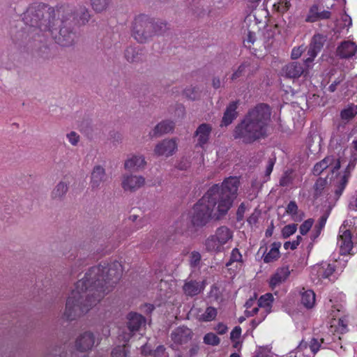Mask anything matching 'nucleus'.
Here are the masks:
<instances>
[{
    "label": "nucleus",
    "mask_w": 357,
    "mask_h": 357,
    "mask_svg": "<svg viewBox=\"0 0 357 357\" xmlns=\"http://www.w3.org/2000/svg\"><path fill=\"white\" fill-rule=\"evenodd\" d=\"M241 334V328L240 326H235L230 333V339L234 341L238 339Z\"/></svg>",
    "instance_id": "nucleus-52"
},
{
    "label": "nucleus",
    "mask_w": 357,
    "mask_h": 357,
    "mask_svg": "<svg viewBox=\"0 0 357 357\" xmlns=\"http://www.w3.org/2000/svg\"><path fill=\"white\" fill-rule=\"evenodd\" d=\"M126 319V326L129 332L123 333L119 336V339L124 343L128 342L135 333L139 331L142 326H144L146 322V319L144 316L134 312H129L127 314Z\"/></svg>",
    "instance_id": "nucleus-7"
},
{
    "label": "nucleus",
    "mask_w": 357,
    "mask_h": 357,
    "mask_svg": "<svg viewBox=\"0 0 357 357\" xmlns=\"http://www.w3.org/2000/svg\"><path fill=\"white\" fill-rule=\"evenodd\" d=\"M335 272V267L331 264H325L322 265L319 271V276L322 278H328Z\"/></svg>",
    "instance_id": "nucleus-36"
},
{
    "label": "nucleus",
    "mask_w": 357,
    "mask_h": 357,
    "mask_svg": "<svg viewBox=\"0 0 357 357\" xmlns=\"http://www.w3.org/2000/svg\"><path fill=\"white\" fill-rule=\"evenodd\" d=\"M126 343L122 346H118L113 349L111 357H127L128 351L126 349Z\"/></svg>",
    "instance_id": "nucleus-42"
},
{
    "label": "nucleus",
    "mask_w": 357,
    "mask_h": 357,
    "mask_svg": "<svg viewBox=\"0 0 357 357\" xmlns=\"http://www.w3.org/2000/svg\"><path fill=\"white\" fill-rule=\"evenodd\" d=\"M298 241H286L284 243V248L285 250H294L295 249L297 248L298 247Z\"/></svg>",
    "instance_id": "nucleus-59"
},
{
    "label": "nucleus",
    "mask_w": 357,
    "mask_h": 357,
    "mask_svg": "<svg viewBox=\"0 0 357 357\" xmlns=\"http://www.w3.org/2000/svg\"><path fill=\"white\" fill-rule=\"evenodd\" d=\"M314 223V220L309 218L305 220L300 226L299 231L302 235H305L310 230Z\"/></svg>",
    "instance_id": "nucleus-46"
},
{
    "label": "nucleus",
    "mask_w": 357,
    "mask_h": 357,
    "mask_svg": "<svg viewBox=\"0 0 357 357\" xmlns=\"http://www.w3.org/2000/svg\"><path fill=\"white\" fill-rule=\"evenodd\" d=\"M340 167V161L333 155L326 156L320 162L316 163L313 167L312 173L315 176L320 175L325 169H329L334 173Z\"/></svg>",
    "instance_id": "nucleus-13"
},
{
    "label": "nucleus",
    "mask_w": 357,
    "mask_h": 357,
    "mask_svg": "<svg viewBox=\"0 0 357 357\" xmlns=\"http://www.w3.org/2000/svg\"><path fill=\"white\" fill-rule=\"evenodd\" d=\"M254 66H252V63L249 61H244L242 63L236 70H235L231 76L232 80H236L243 76L247 75L250 76L254 73Z\"/></svg>",
    "instance_id": "nucleus-27"
},
{
    "label": "nucleus",
    "mask_w": 357,
    "mask_h": 357,
    "mask_svg": "<svg viewBox=\"0 0 357 357\" xmlns=\"http://www.w3.org/2000/svg\"><path fill=\"white\" fill-rule=\"evenodd\" d=\"M145 183V178L142 176L124 175L122 180V188L124 190L134 192Z\"/></svg>",
    "instance_id": "nucleus-16"
},
{
    "label": "nucleus",
    "mask_w": 357,
    "mask_h": 357,
    "mask_svg": "<svg viewBox=\"0 0 357 357\" xmlns=\"http://www.w3.org/2000/svg\"><path fill=\"white\" fill-rule=\"evenodd\" d=\"M275 163V158H269L265 172V175L266 176H269L272 173Z\"/></svg>",
    "instance_id": "nucleus-55"
},
{
    "label": "nucleus",
    "mask_w": 357,
    "mask_h": 357,
    "mask_svg": "<svg viewBox=\"0 0 357 357\" xmlns=\"http://www.w3.org/2000/svg\"><path fill=\"white\" fill-rule=\"evenodd\" d=\"M256 303V298H249L245 303V310L251 309Z\"/></svg>",
    "instance_id": "nucleus-64"
},
{
    "label": "nucleus",
    "mask_w": 357,
    "mask_h": 357,
    "mask_svg": "<svg viewBox=\"0 0 357 357\" xmlns=\"http://www.w3.org/2000/svg\"><path fill=\"white\" fill-rule=\"evenodd\" d=\"M329 317L331 319L330 322L331 331L339 335H343L349 331L348 316L337 306H333L330 312Z\"/></svg>",
    "instance_id": "nucleus-8"
},
{
    "label": "nucleus",
    "mask_w": 357,
    "mask_h": 357,
    "mask_svg": "<svg viewBox=\"0 0 357 357\" xmlns=\"http://www.w3.org/2000/svg\"><path fill=\"white\" fill-rule=\"evenodd\" d=\"M202 261L201 254L197 251H192L189 256V265L191 268H197L199 266Z\"/></svg>",
    "instance_id": "nucleus-37"
},
{
    "label": "nucleus",
    "mask_w": 357,
    "mask_h": 357,
    "mask_svg": "<svg viewBox=\"0 0 357 357\" xmlns=\"http://www.w3.org/2000/svg\"><path fill=\"white\" fill-rule=\"evenodd\" d=\"M238 107V101H233L227 107L224 113L221 126H227L237 117L236 109Z\"/></svg>",
    "instance_id": "nucleus-22"
},
{
    "label": "nucleus",
    "mask_w": 357,
    "mask_h": 357,
    "mask_svg": "<svg viewBox=\"0 0 357 357\" xmlns=\"http://www.w3.org/2000/svg\"><path fill=\"white\" fill-rule=\"evenodd\" d=\"M281 247L280 242H273L271 244L270 250L266 253L267 248H265V250L263 254V260L264 263L268 264L278 260L280 257V248Z\"/></svg>",
    "instance_id": "nucleus-24"
},
{
    "label": "nucleus",
    "mask_w": 357,
    "mask_h": 357,
    "mask_svg": "<svg viewBox=\"0 0 357 357\" xmlns=\"http://www.w3.org/2000/svg\"><path fill=\"white\" fill-rule=\"evenodd\" d=\"M234 236L233 231L226 226L216 229L213 234L210 235L204 242L206 250L209 252L220 253L224 251V245Z\"/></svg>",
    "instance_id": "nucleus-6"
},
{
    "label": "nucleus",
    "mask_w": 357,
    "mask_h": 357,
    "mask_svg": "<svg viewBox=\"0 0 357 357\" xmlns=\"http://www.w3.org/2000/svg\"><path fill=\"white\" fill-rule=\"evenodd\" d=\"M45 4L31 5L24 13L23 21L29 26L27 32L33 37L51 36L61 46L73 45L76 34L72 26L73 20L84 24L90 15L86 8H81L79 13L72 14L68 6H61L48 8Z\"/></svg>",
    "instance_id": "nucleus-2"
},
{
    "label": "nucleus",
    "mask_w": 357,
    "mask_h": 357,
    "mask_svg": "<svg viewBox=\"0 0 357 357\" xmlns=\"http://www.w3.org/2000/svg\"><path fill=\"white\" fill-rule=\"evenodd\" d=\"M209 297L213 298L214 301H218L222 297V293L220 288L216 284H213L211 287L209 291Z\"/></svg>",
    "instance_id": "nucleus-48"
},
{
    "label": "nucleus",
    "mask_w": 357,
    "mask_h": 357,
    "mask_svg": "<svg viewBox=\"0 0 357 357\" xmlns=\"http://www.w3.org/2000/svg\"><path fill=\"white\" fill-rule=\"evenodd\" d=\"M326 220H327V216H326V215H322L319 218L318 224L315 226L317 231V236H318L320 234L321 230L324 227Z\"/></svg>",
    "instance_id": "nucleus-54"
},
{
    "label": "nucleus",
    "mask_w": 357,
    "mask_h": 357,
    "mask_svg": "<svg viewBox=\"0 0 357 357\" xmlns=\"http://www.w3.org/2000/svg\"><path fill=\"white\" fill-rule=\"evenodd\" d=\"M125 57L128 62H139L142 60V50L137 47H129L125 51Z\"/></svg>",
    "instance_id": "nucleus-33"
},
{
    "label": "nucleus",
    "mask_w": 357,
    "mask_h": 357,
    "mask_svg": "<svg viewBox=\"0 0 357 357\" xmlns=\"http://www.w3.org/2000/svg\"><path fill=\"white\" fill-rule=\"evenodd\" d=\"M331 17V13L329 10H320L319 6L312 5L310 9L308 14L305 18L307 22H315L321 20H328Z\"/></svg>",
    "instance_id": "nucleus-19"
},
{
    "label": "nucleus",
    "mask_w": 357,
    "mask_h": 357,
    "mask_svg": "<svg viewBox=\"0 0 357 357\" xmlns=\"http://www.w3.org/2000/svg\"><path fill=\"white\" fill-rule=\"evenodd\" d=\"M310 63L306 64L298 61L290 62L284 66L281 70L282 76L289 79H297L303 75L308 73Z\"/></svg>",
    "instance_id": "nucleus-9"
},
{
    "label": "nucleus",
    "mask_w": 357,
    "mask_h": 357,
    "mask_svg": "<svg viewBox=\"0 0 357 357\" xmlns=\"http://www.w3.org/2000/svg\"><path fill=\"white\" fill-rule=\"evenodd\" d=\"M174 123L171 121H163L158 123L153 130V137H157L162 134L168 133L173 130Z\"/></svg>",
    "instance_id": "nucleus-31"
},
{
    "label": "nucleus",
    "mask_w": 357,
    "mask_h": 357,
    "mask_svg": "<svg viewBox=\"0 0 357 357\" xmlns=\"http://www.w3.org/2000/svg\"><path fill=\"white\" fill-rule=\"evenodd\" d=\"M329 342L328 340L324 337H320L318 335H314L309 342L302 340L297 347L298 351H303L309 347L310 351L314 355L320 349H324L328 347Z\"/></svg>",
    "instance_id": "nucleus-10"
},
{
    "label": "nucleus",
    "mask_w": 357,
    "mask_h": 357,
    "mask_svg": "<svg viewBox=\"0 0 357 357\" xmlns=\"http://www.w3.org/2000/svg\"><path fill=\"white\" fill-rule=\"evenodd\" d=\"M193 333L189 328L182 326L176 328L171 333V339L178 345L188 343L192 337Z\"/></svg>",
    "instance_id": "nucleus-15"
},
{
    "label": "nucleus",
    "mask_w": 357,
    "mask_h": 357,
    "mask_svg": "<svg viewBox=\"0 0 357 357\" xmlns=\"http://www.w3.org/2000/svg\"><path fill=\"white\" fill-rule=\"evenodd\" d=\"M349 177L350 172L347 169L344 174L336 181L334 190V200L337 201L341 197L348 184Z\"/></svg>",
    "instance_id": "nucleus-23"
},
{
    "label": "nucleus",
    "mask_w": 357,
    "mask_h": 357,
    "mask_svg": "<svg viewBox=\"0 0 357 357\" xmlns=\"http://www.w3.org/2000/svg\"><path fill=\"white\" fill-rule=\"evenodd\" d=\"M298 209L296 202L295 201H290L285 208V212L292 218H294L298 213Z\"/></svg>",
    "instance_id": "nucleus-47"
},
{
    "label": "nucleus",
    "mask_w": 357,
    "mask_h": 357,
    "mask_svg": "<svg viewBox=\"0 0 357 357\" xmlns=\"http://www.w3.org/2000/svg\"><path fill=\"white\" fill-rule=\"evenodd\" d=\"M218 315V310L212 306H208L205 311L198 316V320L202 322H210L215 320Z\"/></svg>",
    "instance_id": "nucleus-34"
},
{
    "label": "nucleus",
    "mask_w": 357,
    "mask_h": 357,
    "mask_svg": "<svg viewBox=\"0 0 357 357\" xmlns=\"http://www.w3.org/2000/svg\"><path fill=\"white\" fill-rule=\"evenodd\" d=\"M302 53L303 49L301 47H294L291 51V57L292 59H297L302 55Z\"/></svg>",
    "instance_id": "nucleus-57"
},
{
    "label": "nucleus",
    "mask_w": 357,
    "mask_h": 357,
    "mask_svg": "<svg viewBox=\"0 0 357 357\" xmlns=\"http://www.w3.org/2000/svg\"><path fill=\"white\" fill-rule=\"evenodd\" d=\"M256 40V34L254 31H248L246 38L243 40L244 46L251 48Z\"/></svg>",
    "instance_id": "nucleus-49"
},
{
    "label": "nucleus",
    "mask_w": 357,
    "mask_h": 357,
    "mask_svg": "<svg viewBox=\"0 0 357 357\" xmlns=\"http://www.w3.org/2000/svg\"><path fill=\"white\" fill-rule=\"evenodd\" d=\"M234 263H237L240 264L241 266L243 264L242 254L237 248H234V249H232L230 253L229 259L228 261L226 262L225 266L226 267L229 268Z\"/></svg>",
    "instance_id": "nucleus-35"
},
{
    "label": "nucleus",
    "mask_w": 357,
    "mask_h": 357,
    "mask_svg": "<svg viewBox=\"0 0 357 357\" xmlns=\"http://www.w3.org/2000/svg\"><path fill=\"white\" fill-rule=\"evenodd\" d=\"M297 230V225L292 223L285 225L282 229V236L284 238H287L293 235Z\"/></svg>",
    "instance_id": "nucleus-43"
},
{
    "label": "nucleus",
    "mask_w": 357,
    "mask_h": 357,
    "mask_svg": "<svg viewBox=\"0 0 357 357\" xmlns=\"http://www.w3.org/2000/svg\"><path fill=\"white\" fill-rule=\"evenodd\" d=\"M356 54L357 45L350 40L341 42L336 49V55L340 59H349L356 58Z\"/></svg>",
    "instance_id": "nucleus-14"
},
{
    "label": "nucleus",
    "mask_w": 357,
    "mask_h": 357,
    "mask_svg": "<svg viewBox=\"0 0 357 357\" xmlns=\"http://www.w3.org/2000/svg\"><path fill=\"white\" fill-rule=\"evenodd\" d=\"M122 273V265L118 261L110 264L104 262L89 268L84 278L76 282L75 289L66 301L64 312L66 319H75L99 303L119 281Z\"/></svg>",
    "instance_id": "nucleus-1"
},
{
    "label": "nucleus",
    "mask_w": 357,
    "mask_h": 357,
    "mask_svg": "<svg viewBox=\"0 0 357 357\" xmlns=\"http://www.w3.org/2000/svg\"><path fill=\"white\" fill-rule=\"evenodd\" d=\"M183 94L190 100H196L199 97V93L197 87H192L190 89H185L183 91Z\"/></svg>",
    "instance_id": "nucleus-45"
},
{
    "label": "nucleus",
    "mask_w": 357,
    "mask_h": 357,
    "mask_svg": "<svg viewBox=\"0 0 357 357\" xmlns=\"http://www.w3.org/2000/svg\"><path fill=\"white\" fill-rule=\"evenodd\" d=\"M357 114V105L354 104L349 105L346 108L341 110L340 116L344 124L348 123Z\"/></svg>",
    "instance_id": "nucleus-30"
},
{
    "label": "nucleus",
    "mask_w": 357,
    "mask_h": 357,
    "mask_svg": "<svg viewBox=\"0 0 357 357\" xmlns=\"http://www.w3.org/2000/svg\"><path fill=\"white\" fill-rule=\"evenodd\" d=\"M214 330L217 332L218 334L222 335L227 333L228 327L225 324L220 322L214 327Z\"/></svg>",
    "instance_id": "nucleus-51"
},
{
    "label": "nucleus",
    "mask_w": 357,
    "mask_h": 357,
    "mask_svg": "<svg viewBox=\"0 0 357 357\" xmlns=\"http://www.w3.org/2000/svg\"><path fill=\"white\" fill-rule=\"evenodd\" d=\"M352 148L354 149V152H352L351 158L354 161H357V140H354L352 142Z\"/></svg>",
    "instance_id": "nucleus-63"
},
{
    "label": "nucleus",
    "mask_w": 357,
    "mask_h": 357,
    "mask_svg": "<svg viewBox=\"0 0 357 357\" xmlns=\"http://www.w3.org/2000/svg\"><path fill=\"white\" fill-rule=\"evenodd\" d=\"M337 245L340 248V252L342 255H351L354 243L352 234L346 227H340L337 237Z\"/></svg>",
    "instance_id": "nucleus-11"
},
{
    "label": "nucleus",
    "mask_w": 357,
    "mask_h": 357,
    "mask_svg": "<svg viewBox=\"0 0 357 357\" xmlns=\"http://www.w3.org/2000/svg\"><path fill=\"white\" fill-rule=\"evenodd\" d=\"M290 274L288 267H282L277 270L276 273L271 278L270 286L275 287L282 282H284Z\"/></svg>",
    "instance_id": "nucleus-28"
},
{
    "label": "nucleus",
    "mask_w": 357,
    "mask_h": 357,
    "mask_svg": "<svg viewBox=\"0 0 357 357\" xmlns=\"http://www.w3.org/2000/svg\"><path fill=\"white\" fill-rule=\"evenodd\" d=\"M95 344V337L93 333L85 332L82 334L75 341L77 350L85 352L91 350Z\"/></svg>",
    "instance_id": "nucleus-18"
},
{
    "label": "nucleus",
    "mask_w": 357,
    "mask_h": 357,
    "mask_svg": "<svg viewBox=\"0 0 357 357\" xmlns=\"http://www.w3.org/2000/svg\"><path fill=\"white\" fill-rule=\"evenodd\" d=\"M67 137L72 145H76L79 140V136L74 131L68 134Z\"/></svg>",
    "instance_id": "nucleus-53"
},
{
    "label": "nucleus",
    "mask_w": 357,
    "mask_h": 357,
    "mask_svg": "<svg viewBox=\"0 0 357 357\" xmlns=\"http://www.w3.org/2000/svg\"><path fill=\"white\" fill-rule=\"evenodd\" d=\"M166 29V23L154 22L148 15L141 14L135 18L132 35L138 43H144L152 36L163 33Z\"/></svg>",
    "instance_id": "nucleus-5"
},
{
    "label": "nucleus",
    "mask_w": 357,
    "mask_h": 357,
    "mask_svg": "<svg viewBox=\"0 0 357 357\" xmlns=\"http://www.w3.org/2000/svg\"><path fill=\"white\" fill-rule=\"evenodd\" d=\"M165 348L163 345H159L153 351V356L154 357H162L165 355Z\"/></svg>",
    "instance_id": "nucleus-58"
},
{
    "label": "nucleus",
    "mask_w": 357,
    "mask_h": 357,
    "mask_svg": "<svg viewBox=\"0 0 357 357\" xmlns=\"http://www.w3.org/2000/svg\"><path fill=\"white\" fill-rule=\"evenodd\" d=\"M246 210V206L244 203H241L239 206L238 207L237 211H236V220L238 221L243 220L244 218V214Z\"/></svg>",
    "instance_id": "nucleus-50"
},
{
    "label": "nucleus",
    "mask_w": 357,
    "mask_h": 357,
    "mask_svg": "<svg viewBox=\"0 0 357 357\" xmlns=\"http://www.w3.org/2000/svg\"><path fill=\"white\" fill-rule=\"evenodd\" d=\"M271 115V108L268 105H257L248 111L243 119L235 127L233 134L234 139L250 144L267 137Z\"/></svg>",
    "instance_id": "nucleus-4"
},
{
    "label": "nucleus",
    "mask_w": 357,
    "mask_h": 357,
    "mask_svg": "<svg viewBox=\"0 0 357 357\" xmlns=\"http://www.w3.org/2000/svg\"><path fill=\"white\" fill-rule=\"evenodd\" d=\"M91 4L96 12H102L109 6V0H91Z\"/></svg>",
    "instance_id": "nucleus-40"
},
{
    "label": "nucleus",
    "mask_w": 357,
    "mask_h": 357,
    "mask_svg": "<svg viewBox=\"0 0 357 357\" xmlns=\"http://www.w3.org/2000/svg\"><path fill=\"white\" fill-rule=\"evenodd\" d=\"M146 165L145 159L142 155H133L126 160L124 167L128 170H137L143 168Z\"/></svg>",
    "instance_id": "nucleus-29"
},
{
    "label": "nucleus",
    "mask_w": 357,
    "mask_h": 357,
    "mask_svg": "<svg viewBox=\"0 0 357 357\" xmlns=\"http://www.w3.org/2000/svg\"><path fill=\"white\" fill-rule=\"evenodd\" d=\"M211 131L210 124L204 123L199 125L195 132V136L197 137L196 146L203 148L208 143Z\"/></svg>",
    "instance_id": "nucleus-20"
},
{
    "label": "nucleus",
    "mask_w": 357,
    "mask_h": 357,
    "mask_svg": "<svg viewBox=\"0 0 357 357\" xmlns=\"http://www.w3.org/2000/svg\"><path fill=\"white\" fill-rule=\"evenodd\" d=\"M177 149V144L174 139H165L158 144L154 149L155 154L158 156L169 157Z\"/></svg>",
    "instance_id": "nucleus-17"
},
{
    "label": "nucleus",
    "mask_w": 357,
    "mask_h": 357,
    "mask_svg": "<svg viewBox=\"0 0 357 357\" xmlns=\"http://www.w3.org/2000/svg\"><path fill=\"white\" fill-rule=\"evenodd\" d=\"M291 7V3L288 0H279L273 4L274 9L280 14L285 13Z\"/></svg>",
    "instance_id": "nucleus-39"
},
{
    "label": "nucleus",
    "mask_w": 357,
    "mask_h": 357,
    "mask_svg": "<svg viewBox=\"0 0 357 357\" xmlns=\"http://www.w3.org/2000/svg\"><path fill=\"white\" fill-rule=\"evenodd\" d=\"M326 184V179L319 178L315 182L314 185V196L318 197L321 195L322 190H324Z\"/></svg>",
    "instance_id": "nucleus-44"
},
{
    "label": "nucleus",
    "mask_w": 357,
    "mask_h": 357,
    "mask_svg": "<svg viewBox=\"0 0 357 357\" xmlns=\"http://www.w3.org/2000/svg\"><path fill=\"white\" fill-rule=\"evenodd\" d=\"M154 305L150 303H145L142 307V310L146 314H151L154 310Z\"/></svg>",
    "instance_id": "nucleus-62"
},
{
    "label": "nucleus",
    "mask_w": 357,
    "mask_h": 357,
    "mask_svg": "<svg viewBox=\"0 0 357 357\" xmlns=\"http://www.w3.org/2000/svg\"><path fill=\"white\" fill-rule=\"evenodd\" d=\"M302 305L307 309H311L314 306L316 298L315 294L312 290H305L301 293Z\"/></svg>",
    "instance_id": "nucleus-32"
},
{
    "label": "nucleus",
    "mask_w": 357,
    "mask_h": 357,
    "mask_svg": "<svg viewBox=\"0 0 357 357\" xmlns=\"http://www.w3.org/2000/svg\"><path fill=\"white\" fill-rule=\"evenodd\" d=\"M240 181L236 176L225 178L221 185L214 184L195 204L191 222L195 227L205 226L213 218L225 215L237 196Z\"/></svg>",
    "instance_id": "nucleus-3"
},
{
    "label": "nucleus",
    "mask_w": 357,
    "mask_h": 357,
    "mask_svg": "<svg viewBox=\"0 0 357 357\" xmlns=\"http://www.w3.org/2000/svg\"><path fill=\"white\" fill-rule=\"evenodd\" d=\"M274 301V298L272 294L266 293L264 295L260 296L258 300L257 305L261 310V314L267 316L271 312L272 305Z\"/></svg>",
    "instance_id": "nucleus-25"
},
{
    "label": "nucleus",
    "mask_w": 357,
    "mask_h": 357,
    "mask_svg": "<svg viewBox=\"0 0 357 357\" xmlns=\"http://www.w3.org/2000/svg\"><path fill=\"white\" fill-rule=\"evenodd\" d=\"M326 36L322 33H315L312 38L307 54L309 57L305 59L306 64L311 63L318 53L322 50L325 42L326 41Z\"/></svg>",
    "instance_id": "nucleus-12"
},
{
    "label": "nucleus",
    "mask_w": 357,
    "mask_h": 357,
    "mask_svg": "<svg viewBox=\"0 0 357 357\" xmlns=\"http://www.w3.org/2000/svg\"><path fill=\"white\" fill-rule=\"evenodd\" d=\"M291 182V176L287 173L280 178V185L281 186L285 187L288 186Z\"/></svg>",
    "instance_id": "nucleus-56"
},
{
    "label": "nucleus",
    "mask_w": 357,
    "mask_h": 357,
    "mask_svg": "<svg viewBox=\"0 0 357 357\" xmlns=\"http://www.w3.org/2000/svg\"><path fill=\"white\" fill-rule=\"evenodd\" d=\"M259 307L258 305L257 307H252L251 309L245 310V314L246 317H253L254 315L257 314L258 312L259 311Z\"/></svg>",
    "instance_id": "nucleus-60"
},
{
    "label": "nucleus",
    "mask_w": 357,
    "mask_h": 357,
    "mask_svg": "<svg viewBox=\"0 0 357 357\" xmlns=\"http://www.w3.org/2000/svg\"><path fill=\"white\" fill-rule=\"evenodd\" d=\"M67 190V185L63 182H60L52 191V196L54 199L60 198L66 194Z\"/></svg>",
    "instance_id": "nucleus-41"
},
{
    "label": "nucleus",
    "mask_w": 357,
    "mask_h": 357,
    "mask_svg": "<svg viewBox=\"0 0 357 357\" xmlns=\"http://www.w3.org/2000/svg\"><path fill=\"white\" fill-rule=\"evenodd\" d=\"M264 314H260V317H257L251 321V326L252 328H255L266 317Z\"/></svg>",
    "instance_id": "nucleus-61"
},
{
    "label": "nucleus",
    "mask_w": 357,
    "mask_h": 357,
    "mask_svg": "<svg viewBox=\"0 0 357 357\" xmlns=\"http://www.w3.org/2000/svg\"><path fill=\"white\" fill-rule=\"evenodd\" d=\"M203 342L207 345L218 346L220 343V339L215 333H208L204 336Z\"/></svg>",
    "instance_id": "nucleus-38"
},
{
    "label": "nucleus",
    "mask_w": 357,
    "mask_h": 357,
    "mask_svg": "<svg viewBox=\"0 0 357 357\" xmlns=\"http://www.w3.org/2000/svg\"><path fill=\"white\" fill-rule=\"evenodd\" d=\"M204 289L203 282L196 280L186 281L183 286V291L187 296H195L199 294Z\"/></svg>",
    "instance_id": "nucleus-21"
},
{
    "label": "nucleus",
    "mask_w": 357,
    "mask_h": 357,
    "mask_svg": "<svg viewBox=\"0 0 357 357\" xmlns=\"http://www.w3.org/2000/svg\"><path fill=\"white\" fill-rule=\"evenodd\" d=\"M106 178L105 170L100 165L94 167L91 172V185L92 188H97Z\"/></svg>",
    "instance_id": "nucleus-26"
}]
</instances>
